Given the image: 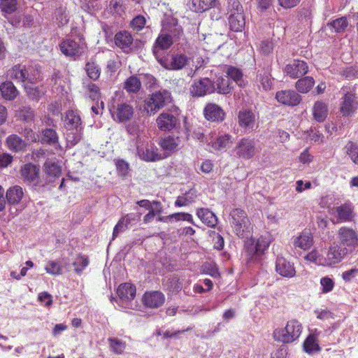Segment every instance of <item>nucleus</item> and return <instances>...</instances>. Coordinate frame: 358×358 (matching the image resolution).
<instances>
[{"mask_svg":"<svg viewBox=\"0 0 358 358\" xmlns=\"http://www.w3.org/2000/svg\"><path fill=\"white\" fill-rule=\"evenodd\" d=\"M173 44L171 36L167 34H161L157 38L154 46L153 54L158 62L166 69H179V57L178 55L163 57L162 51L169 49Z\"/></svg>","mask_w":358,"mask_h":358,"instance_id":"f257e3e1","label":"nucleus"},{"mask_svg":"<svg viewBox=\"0 0 358 358\" xmlns=\"http://www.w3.org/2000/svg\"><path fill=\"white\" fill-rule=\"evenodd\" d=\"M303 327L301 322L292 319L287 322L285 328H277L273 331V338L277 342L291 343L296 341L301 334Z\"/></svg>","mask_w":358,"mask_h":358,"instance_id":"f03ea898","label":"nucleus"},{"mask_svg":"<svg viewBox=\"0 0 358 358\" xmlns=\"http://www.w3.org/2000/svg\"><path fill=\"white\" fill-rule=\"evenodd\" d=\"M229 215L231 226L236 235L240 238L248 236L252 230V226L246 212L241 208H234Z\"/></svg>","mask_w":358,"mask_h":358,"instance_id":"7ed1b4c3","label":"nucleus"},{"mask_svg":"<svg viewBox=\"0 0 358 358\" xmlns=\"http://www.w3.org/2000/svg\"><path fill=\"white\" fill-rule=\"evenodd\" d=\"M343 94L340 102V112L344 117L352 115L358 109V97L353 87L346 85L341 88Z\"/></svg>","mask_w":358,"mask_h":358,"instance_id":"20e7f679","label":"nucleus"},{"mask_svg":"<svg viewBox=\"0 0 358 358\" xmlns=\"http://www.w3.org/2000/svg\"><path fill=\"white\" fill-rule=\"evenodd\" d=\"M268 247L269 243L262 236L257 240L253 238L250 239L245 246L248 264L260 263L263 259L264 252Z\"/></svg>","mask_w":358,"mask_h":358,"instance_id":"39448f33","label":"nucleus"},{"mask_svg":"<svg viewBox=\"0 0 358 358\" xmlns=\"http://www.w3.org/2000/svg\"><path fill=\"white\" fill-rule=\"evenodd\" d=\"M61 52L70 57H79L82 56L87 49L85 38L82 36H78L76 38H66L59 44Z\"/></svg>","mask_w":358,"mask_h":358,"instance_id":"423d86ee","label":"nucleus"},{"mask_svg":"<svg viewBox=\"0 0 358 358\" xmlns=\"http://www.w3.org/2000/svg\"><path fill=\"white\" fill-rule=\"evenodd\" d=\"M348 254V248L341 247L337 242H333L329 246L320 264L325 266H335L341 263Z\"/></svg>","mask_w":358,"mask_h":358,"instance_id":"0eeeda50","label":"nucleus"},{"mask_svg":"<svg viewBox=\"0 0 358 358\" xmlns=\"http://www.w3.org/2000/svg\"><path fill=\"white\" fill-rule=\"evenodd\" d=\"M229 3L231 7L228 18L230 29L236 32L241 31L245 24L243 7L237 0H230Z\"/></svg>","mask_w":358,"mask_h":358,"instance_id":"6e6552de","label":"nucleus"},{"mask_svg":"<svg viewBox=\"0 0 358 358\" xmlns=\"http://www.w3.org/2000/svg\"><path fill=\"white\" fill-rule=\"evenodd\" d=\"M338 245L349 249L352 253L358 248V231L349 227H341L338 229Z\"/></svg>","mask_w":358,"mask_h":358,"instance_id":"1a4fd4ad","label":"nucleus"},{"mask_svg":"<svg viewBox=\"0 0 358 358\" xmlns=\"http://www.w3.org/2000/svg\"><path fill=\"white\" fill-rule=\"evenodd\" d=\"M20 175L22 180L29 184L36 187H45L48 185L46 181L40 177V168L32 163L24 164L20 169Z\"/></svg>","mask_w":358,"mask_h":358,"instance_id":"9d476101","label":"nucleus"},{"mask_svg":"<svg viewBox=\"0 0 358 358\" xmlns=\"http://www.w3.org/2000/svg\"><path fill=\"white\" fill-rule=\"evenodd\" d=\"M171 94L167 90L158 91L151 94L145 106L148 114H155L167 103L171 102Z\"/></svg>","mask_w":358,"mask_h":358,"instance_id":"9b49d317","label":"nucleus"},{"mask_svg":"<svg viewBox=\"0 0 358 358\" xmlns=\"http://www.w3.org/2000/svg\"><path fill=\"white\" fill-rule=\"evenodd\" d=\"M234 151L238 158L250 159L252 158L256 152L255 143L254 139L250 138H242L237 143Z\"/></svg>","mask_w":358,"mask_h":358,"instance_id":"f8f14e48","label":"nucleus"},{"mask_svg":"<svg viewBox=\"0 0 358 358\" xmlns=\"http://www.w3.org/2000/svg\"><path fill=\"white\" fill-rule=\"evenodd\" d=\"M331 214H336V223L350 222L355 217L354 207L350 202H345L331 208Z\"/></svg>","mask_w":358,"mask_h":358,"instance_id":"ddd939ff","label":"nucleus"},{"mask_svg":"<svg viewBox=\"0 0 358 358\" xmlns=\"http://www.w3.org/2000/svg\"><path fill=\"white\" fill-rule=\"evenodd\" d=\"M215 91V83L208 78L194 82L190 89L194 96H203L207 94H212Z\"/></svg>","mask_w":358,"mask_h":358,"instance_id":"4468645a","label":"nucleus"},{"mask_svg":"<svg viewBox=\"0 0 358 358\" xmlns=\"http://www.w3.org/2000/svg\"><path fill=\"white\" fill-rule=\"evenodd\" d=\"M277 101L285 106H296L301 101V96L294 90H286L275 94Z\"/></svg>","mask_w":358,"mask_h":358,"instance_id":"2eb2a0df","label":"nucleus"},{"mask_svg":"<svg viewBox=\"0 0 358 358\" xmlns=\"http://www.w3.org/2000/svg\"><path fill=\"white\" fill-rule=\"evenodd\" d=\"M285 71L291 78L296 79L308 73V66L305 61L294 59L292 63L286 65Z\"/></svg>","mask_w":358,"mask_h":358,"instance_id":"dca6fc26","label":"nucleus"},{"mask_svg":"<svg viewBox=\"0 0 358 358\" xmlns=\"http://www.w3.org/2000/svg\"><path fill=\"white\" fill-rule=\"evenodd\" d=\"M165 302L164 294L159 291L145 292L142 297L143 304L149 308H157Z\"/></svg>","mask_w":358,"mask_h":358,"instance_id":"f3484780","label":"nucleus"},{"mask_svg":"<svg viewBox=\"0 0 358 358\" xmlns=\"http://www.w3.org/2000/svg\"><path fill=\"white\" fill-rule=\"evenodd\" d=\"M8 76L16 82L34 83V78L31 77L26 66L22 64H16L8 70Z\"/></svg>","mask_w":358,"mask_h":358,"instance_id":"a211bd4d","label":"nucleus"},{"mask_svg":"<svg viewBox=\"0 0 358 358\" xmlns=\"http://www.w3.org/2000/svg\"><path fill=\"white\" fill-rule=\"evenodd\" d=\"M275 271L281 276L291 278L296 275L294 264L283 257L278 256L275 261Z\"/></svg>","mask_w":358,"mask_h":358,"instance_id":"6ab92c4d","label":"nucleus"},{"mask_svg":"<svg viewBox=\"0 0 358 358\" xmlns=\"http://www.w3.org/2000/svg\"><path fill=\"white\" fill-rule=\"evenodd\" d=\"M255 82L259 90L262 89L264 91L271 90L273 86L271 68L268 66L266 69L259 70Z\"/></svg>","mask_w":358,"mask_h":358,"instance_id":"aec40b11","label":"nucleus"},{"mask_svg":"<svg viewBox=\"0 0 358 358\" xmlns=\"http://www.w3.org/2000/svg\"><path fill=\"white\" fill-rule=\"evenodd\" d=\"M39 141L42 144H46L53 146L55 149H61L59 138L56 130L51 128L42 129L41 131V138Z\"/></svg>","mask_w":358,"mask_h":358,"instance_id":"412c9836","label":"nucleus"},{"mask_svg":"<svg viewBox=\"0 0 358 358\" xmlns=\"http://www.w3.org/2000/svg\"><path fill=\"white\" fill-rule=\"evenodd\" d=\"M43 171L48 179L45 180L48 184L53 182L55 179L59 178L62 175V168L55 161L48 159L43 164Z\"/></svg>","mask_w":358,"mask_h":358,"instance_id":"4be33fe9","label":"nucleus"},{"mask_svg":"<svg viewBox=\"0 0 358 358\" xmlns=\"http://www.w3.org/2000/svg\"><path fill=\"white\" fill-rule=\"evenodd\" d=\"M313 245V237L309 231H303L293 240L294 248H300L303 250H309Z\"/></svg>","mask_w":358,"mask_h":358,"instance_id":"5701e85b","label":"nucleus"},{"mask_svg":"<svg viewBox=\"0 0 358 358\" xmlns=\"http://www.w3.org/2000/svg\"><path fill=\"white\" fill-rule=\"evenodd\" d=\"M134 115L133 107L126 103L117 106L115 114L113 115L116 122H124L129 121Z\"/></svg>","mask_w":358,"mask_h":358,"instance_id":"b1692460","label":"nucleus"},{"mask_svg":"<svg viewBox=\"0 0 358 358\" xmlns=\"http://www.w3.org/2000/svg\"><path fill=\"white\" fill-rule=\"evenodd\" d=\"M157 124L161 131H170L177 124V118L169 113H162L157 118Z\"/></svg>","mask_w":358,"mask_h":358,"instance_id":"393cba45","label":"nucleus"},{"mask_svg":"<svg viewBox=\"0 0 358 358\" xmlns=\"http://www.w3.org/2000/svg\"><path fill=\"white\" fill-rule=\"evenodd\" d=\"M6 145L13 152H23L26 150L27 143L17 134H10L6 139Z\"/></svg>","mask_w":358,"mask_h":358,"instance_id":"a878e982","label":"nucleus"},{"mask_svg":"<svg viewBox=\"0 0 358 358\" xmlns=\"http://www.w3.org/2000/svg\"><path fill=\"white\" fill-rule=\"evenodd\" d=\"M203 113L205 117L210 121H222L224 119V112L218 105L208 103L206 106Z\"/></svg>","mask_w":358,"mask_h":358,"instance_id":"bb28decb","label":"nucleus"},{"mask_svg":"<svg viewBox=\"0 0 358 358\" xmlns=\"http://www.w3.org/2000/svg\"><path fill=\"white\" fill-rule=\"evenodd\" d=\"M81 124V118L77 111L68 110L66 112L64 125L67 130H77V129L82 128Z\"/></svg>","mask_w":358,"mask_h":358,"instance_id":"cd10ccee","label":"nucleus"},{"mask_svg":"<svg viewBox=\"0 0 358 358\" xmlns=\"http://www.w3.org/2000/svg\"><path fill=\"white\" fill-rule=\"evenodd\" d=\"M238 124L244 129H253L256 116L250 110L243 109L239 111L238 115Z\"/></svg>","mask_w":358,"mask_h":358,"instance_id":"c85d7f7f","label":"nucleus"},{"mask_svg":"<svg viewBox=\"0 0 358 358\" xmlns=\"http://www.w3.org/2000/svg\"><path fill=\"white\" fill-rule=\"evenodd\" d=\"M233 136L228 134L218 136L214 141L209 144L215 150L224 151L230 148L233 144Z\"/></svg>","mask_w":358,"mask_h":358,"instance_id":"c756f323","label":"nucleus"},{"mask_svg":"<svg viewBox=\"0 0 358 358\" xmlns=\"http://www.w3.org/2000/svg\"><path fill=\"white\" fill-rule=\"evenodd\" d=\"M218 4V0H191L189 7L194 12L202 13L211 8L217 7Z\"/></svg>","mask_w":358,"mask_h":358,"instance_id":"7c9ffc66","label":"nucleus"},{"mask_svg":"<svg viewBox=\"0 0 358 358\" xmlns=\"http://www.w3.org/2000/svg\"><path fill=\"white\" fill-rule=\"evenodd\" d=\"M140 157L146 162L159 161L163 159L161 154L157 152V148L154 145H148L144 149L138 148Z\"/></svg>","mask_w":358,"mask_h":358,"instance_id":"2f4dec72","label":"nucleus"},{"mask_svg":"<svg viewBox=\"0 0 358 358\" xmlns=\"http://www.w3.org/2000/svg\"><path fill=\"white\" fill-rule=\"evenodd\" d=\"M328 115V106L322 101L315 102L313 107V115L315 120L323 122Z\"/></svg>","mask_w":358,"mask_h":358,"instance_id":"473e14b6","label":"nucleus"},{"mask_svg":"<svg viewBox=\"0 0 358 358\" xmlns=\"http://www.w3.org/2000/svg\"><path fill=\"white\" fill-rule=\"evenodd\" d=\"M114 41L115 45L121 48H128L133 43V37L131 34L127 31H121L117 32L115 37Z\"/></svg>","mask_w":358,"mask_h":358,"instance_id":"72a5a7b5","label":"nucleus"},{"mask_svg":"<svg viewBox=\"0 0 358 358\" xmlns=\"http://www.w3.org/2000/svg\"><path fill=\"white\" fill-rule=\"evenodd\" d=\"M180 70L182 75H186L189 77H192L198 69L197 65L194 64L192 58L187 57L186 56L180 55Z\"/></svg>","mask_w":358,"mask_h":358,"instance_id":"f704fd0d","label":"nucleus"},{"mask_svg":"<svg viewBox=\"0 0 358 358\" xmlns=\"http://www.w3.org/2000/svg\"><path fill=\"white\" fill-rule=\"evenodd\" d=\"M196 215L201 222L210 227H215L217 223V219L215 215L208 208H199L197 210Z\"/></svg>","mask_w":358,"mask_h":358,"instance_id":"c9c22d12","label":"nucleus"},{"mask_svg":"<svg viewBox=\"0 0 358 358\" xmlns=\"http://www.w3.org/2000/svg\"><path fill=\"white\" fill-rule=\"evenodd\" d=\"M136 287L130 283L125 282L119 285L117 294L122 299L132 300L136 296Z\"/></svg>","mask_w":358,"mask_h":358,"instance_id":"e433bc0d","label":"nucleus"},{"mask_svg":"<svg viewBox=\"0 0 358 358\" xmlns=\"http://www.w3.org/2000/svg\"><path fill=\"white\" fill-rule=\"evenodd\" d=\"M225 73L227 77L234 81L239 87H243L245 85L243 73L241 69L234 66H227Z\"/></svg>","mask_w":358,"mask_h":358,"instance_id":"4c0bfd02","label":"nucleus"},{"mask_svg":"<svg viewBox=\"0 0 358 358\" xmlns=\"http://www.w3.org/2000/svg\"><path fill=\"white\" fill-rule=\"evenodd\" d=\"M23 195V189L19 185L10 187L6 194L8 203L11 205L18 204L21 201Z\"/></svg>","mask_w":358,"mask_h":358,"instance_id":"58836bf2","label":"nucleus"},{"mask_svg":"<svg viewBox=\"0 0 358 358\" xmlns=\"http://www.w3.org/2000/svg\"><path fill=\"white\" fill-rule=\"evenodd\" d=\"M315 85V80L311 76H305L299 78L295 83V88L298 92L307 94Z\"/></svg>","mask_w":358,"mask_h":358,"instance_id":"ea45409f","label":"nucleus"},{"mask_svg":"<svg viewBox=\"0 0 358 358\" xmlns=\"http://www.w3.org/2000/svg\"><path fill=\"white\" fill-rule=\"evenodd\" d=\"M0 90L3 98L9 101L14 100L18 94L16 87L10 81L3 83L0 85Z\"/></svg>","mask_w":358,"mask_h":358,"instance_id":"a19ab883","label":"nucleus"},{"mask_svg":"<svg viewBox=\"0 0 358 358\" xmlns=\"http://www.w3.org/2000/svg\"><path fill=\"white\" fill-rule=\"evenodd\" d=\"M35 111L30 106H22L16 110V117L25 123H31L35 120Z\"/></svg>","mask_w":358,"mask_h":358,"instance_id":"79ce46f5","label":"nucleus"},{"mask_svg":"<svg viewBox=\"0 0 358 358\" xmlns=\"http://www.w3.org/2000/svg\"><path fill=\"white\" fill-rule=\"evenodd\" d=\"M141 88V82L136 76H131L124 83V89L129 94H136Z\"/></svg>","mask_w":358,"mask_h":358,"instance_id":"37998d69","label":"nucleus"},{"mask_svg":"<svg viewBox=\"0 0 358 358\" xmlns=\"http://www.w3.org/2000/svg\"><path fill=\"white\" fill-rule=\"evenodd\" d=\"M343 152L355 164L358 165V144L349 141L343 148Z\"/></svg>","mask_w":358,"mask_h":358,"instance_id":"c03bdc74","label":"nucleus"},{"mask_svg":"<svg viewBox=\"0 0 358 358\" xmlns=\"http://www.w3.org/2000/svg\"><path fill=\"white\" fill-rule=\"evenodd\" d=\"M303 348L304 351L308 354L319 352L320 347L318 344L316 336L310 334L304 341Z\"/></svg>","mask_w":358,"mask_h":358,"instance_id":"a18cd8bd","label":"nucleus"},{"mask_svg":"<svg viewBox=\"0 0 358 358\" xmlns=\"http://www.w3.org/2000/svg\"><path fill=\"white\" fill-rule=\"evenodd\" d=\"M85 71L87 76L92 80H97L101 76V68L94 61L86 62Z\"/></svg>","mask_w":358,"mask_h":358,"instance_id":"49530a36","label":"nucleus"},{"mask_svg":"<svg viewBox=\"0 0 358 358\" xmlns=\"http://www.w3.org/2000/svg\"><path fill=\"white\" fill-rule=\"evenodd\" d=\"M215 90L221 94H227L231 92L232 87L229 80L220 76L215 81Z\"/></svg>","mask_w":358,"mask_h":358,"instance_id":"de8ad7c7","label":"nucleus"},{"mask_svg":"<svg viewBox=\"0 0 358 358\" xmlns=\"http://www.w3.org/2000/svg\"><path fill=\"white\" fill-rule=\"evenodd\" d=\"M108 341L114 354L122 355L124 352L127 345L125 342L114 338H108Z\"/></svg>","mask_w":358,"mask_h":358,"instance_id":"09e8293b","label":"nucleus"},{"mask_svg":"<svg viewBox=\"0 0 358 358\" xmlns=\"http://www.w3.org/2000/svg\"><path fill=\"white\" fill-rule=\"evenodd\" d=\"M336 33H343L348 26V21L346 17H341L331 21L329 24Z\"/></svg>","mask_w":358,"mask_h":358,"instance_id":"8fccbe9b","label":"nucleus"},{"mask_svg":"<svg viewBox=\"0 0 358 358\" xmlns=\"http://www.w3.org/2000/svg\"><path fill=\"white\" fill-rule=\"evenodd\" d=\"M159 145L166 152H171L176 148L178 143L173 137L168 136L164 138H162L159 143Z\"/></svg>","mask_w":358,"mask_h":358,"instance_id":"3c124183","label":"nucleus"},{"mask_svg":"<svg viewBox=\"0 0 358 358\" xmlns=\"http://www.w3.org/2000/svg\"><path fill=\"white\" fill-rule=\"evenodd\" d=\"M77 260L79 262H74L73 263V266H74L75 272L78 274H80L89 265L90 261L87 256L82 254H78L77 255Z\"/></svg>","mask_w":358,"mask_h":358,"instance_id":"603ef678","label":"nucleus"},{"mask_svg":"<svg viewBox=\"0 0 358 358\" xmlns=\"http://www.w3.org/2000/svg\"><path fill=\"white\" fill-rule=\"evenodd\" d=\"M17 0H0V8L2 12L11 14L16 11Z\"/></svg>","mask_w":358,"mask_h":358,"instance_id":"864d4df0","label":"nucleus"},{"mask_svg":"<svg viewBox=\"0 0 358 358\" xmlns=\"http://www.w3.org/2000/svg\"><path fill=\"white\" fill-rule=\"evenodd\" d=\"M73 131L68 132L66 134V141L71 146L78 144L83 138L82 128L73 130Z\"/></svg>","mask_w":358,"mask_h":358,"instance_id":"5fc2aeb1","label":"nucleus"},{"mask_svg":"<svg viewBox=\"0 0 358 358\" xmlns=\"http://www.w3.org/2000/svg\"><path fill=\"white\" fill-rule=\"evenodd\" d=\"M202 273L213 277L219 275V271L216 264L213 262H206L201 266Z\"/></svg>","mask_w":358,"mask_h":358,"instance_id":"6e6d98bb","label":"nucleus"},{"mask_svg":"<svg viewBox=\"0 0 358 358\" xmlns=\"http://www.w3.org/2000/svg\"><path fill=\"white\" fill-rule=\"evenodd\" d=\"M45 270L47 273L52 275H59L62 273V266L57 262L49 261L45 267Z\"/></svg>","mask_w":358,"mask_h":358,"instance_id":"4d7b16f0","label":"nucleus"},{"mask_svg":"<svg viewBox=\"0 0 358 358\" xmlns=\"http://www.w3.org/2000/svg\"><path fill=\"white\" fill-rule=\"evenodd\" d=\"M145 17L143 15H138L132 19L129 25L133 30L138 32L145 27Z\"/></svg>","mask_w":358,"mask_h":358,"instance_id":"13d9d810","label":"nucleus"},{"mask_svg":"<svg viewBox=\"0 0 358 358\" xmlns=\"http://www.w3.org/2000/svg\"><path fill=\"white\" fill-rule=\"evenodd\" d=\"M86 91L89 95V97L92 100H99L101 97L100 88L95 83H88L86 85Z\"/></svg>","mask_w":358,"mask_h":358,"instance_id":"bf43d9fd","label":"nucleus"},{"mask_svg":"<svg viewBox=\"0 0 358 358\" xmlns=\"http://www.w3.org/2000/svg\"><path fill=\"white\" fill-rule=\"evenodd\" d=\"M115 164L118 175L121 177H125L129 172V164L124 159H116L115 161Z\"/></svg>","mask_w":358,"mask_h":358,"instance_id":"052dcab7","label":"nucleus"},{"mask_svg":"<svg viewBox=\"0 0 358 358\" xmlns=\"http://www.w3.org/2000/svg\"><path fill=\"white\" fill-rule=\"evenodd\" d=\"M196 190L193 188H190L189 191H185L184 196H180V206H187L193 202L196 197Z\"/></svg>","mask_w":358,"mask_h":358,"instance_id":"680f3d73","label":"nucleus"},{"mask_svg":"<svg viewBox=\"0 0 358 358\" xmlns=\"http://www.w3.org/2000/svg\"><path fill=\"white\" fill-rule=\"evenodd\" d=\"M25 89L29 97L33 100H39L44 94L38 87L28 86Z\"/></svg>","mask_w":358,"mask_h":358,"instance_id":"e2e57ef3","label":"nucleus"},{"mask_svg":"<svg viewBox=\"0 0 358 358\" xmlns=\"http://www.w3.org/2000/svg\"><path fill=\"white\" fill-rule=\"evenodd\" d=\"M320 285L322 286V292L326 294L333 290L335 283L331 278L326 276L320 279Z\"/></svg>","mask_w":358,"mask_h":358,"instance_id":"0e129e2a","label":"nucleus"},{"mask_svg":"<svg viewBox=\"0 0 358 358\" xmlns=\"http://www.w3.org/2000/svg\"><path fill=\"white\" fill-rule=\"evenodd\" d=\"M135 220H136L135 217H132L131 214H127L118 221L115 227L119 228L121 231H123L128 227V225L130 224L131 222Z\"/></svg>","mask_w":358,"mask_h":358,"instance_id":"69168bd1","label":"nucleus"},{"mask_svg":"<svg viewBox=\"0 0 358 358\" xmlns=\"http://www.w3.org/2000/svg\"><path fill=\"white\" fill-rule=\"evenodd\" d=\"M22 134L24 136V138L31 142L36 143L39 142V136L36 132H35L31 128L26 127L22 131Z\"/></svg>","mask_w":358,"mask_h":358,"instance_id":"338daca9","label":"nucleus"},{"mask_svg":"<svg viewBox=\"0 0 358 358\" xmlns=\"http://www.w3.org/2000/svg\"><path fill=\"white\" fill-rule=\"evenodd\" d=\"M38 299L40 302L44 303L47 307H50L52 304V296L47 292L39 294Z\"/></svg>","mask_w":358,"mask_h":358,"instance_id":"774afa93","label":"nucleus"}]
</instances>
